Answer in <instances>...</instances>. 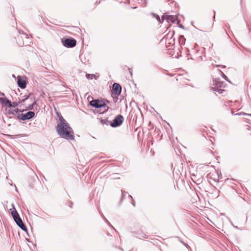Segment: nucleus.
Here are the masks:
<instances>
[{
	"mask_svg": "<svg viewBox=\"0 0 251 251\" xmlns=\"http://www.w3.org/2000/svg\"><path fill=\"white\" fill-rule=\"evenodd\" d=\"M35 115V113L33 111H28L25 114H19L17 115V118L23 121L29 120L33 118Z\"/></svg>",
	"mask_w": 251,
	"mask_h": 251,
	"instance_id": "423d86ee",
	"label": "nucleus"
},
{
	"mask_svg": "<svg viewBox=\"0 0 251 251\" xmlns=\"http://www.w3.org/2000/svg\"><path fill=\"white\" fill-rule=\"evenodd\" d=\"M29 98V96H24V98L22 100V102H24L25 100H26Z\"/></svg>",
	"mask_w": 251,
	"mask_h": 251,
	"instance_id": "f3484780",
	"label": "nucleus"
},
{
	"mask_svg": "<svg viewBox=\"0 0 251 251\" xmlns=\"http://www.w3.org/2000/svg\"><path fill=\"white\" fill-rule=\"evenodd\" d=\"M128 70H129V73H130L131 75H132V72H131V70L130 69H128Z\"/></svg>",
	"mask_w": 251,
	"mask_h": 251,
	"instance_id": "4be33fe9",
	"label": "nucleus"
},
{
	"mask_svg": "<svg viewBox=\"0 0 251 251\" xmlns=\"http://www.w3.org/2000/svg\"><path fill=\"white\" fill-rule=\"evenodd\" d=\"M90 105L95 108H100L102 109V112H106L108 109V107L106 106L104 101L99 100H95L90 101Z\"/></svg>",
	"mask_w": 251,
	"mask_h": 251,
	"instance_id": "7ed1b4c3",
	"label": "nucleus"
},
{
	"mask_svg": "<svg viewBox=\"0 0 251 251\" xmlns=\"http://www.w3.org/2000/svg\"><path fill=\"white\" fill-rule=\"evenodd\" d=\"M6 113L8 115H16L18 112L19 109H14V110L9 109V110H6Z\"/></svg>",
	"mask_w": 251,
	"mask_h": 251,
	"instance_id": "f8f14e48",
	"label": "nucleus"
},
{
	"mask_svg": "<svg viewBox=\"0 0 251 251\" xmlns=\"http://www.w3.org/2000/svg\"><path fill=\"white\" fill-rule=\"evenodd\" d=\"M0 102L2 103V104L4 103V99L1 98H0Z\"/></svg>",
	"mask_w": 251,
	"mask_h": 251,
	"instance_id": "a211bd4d",
	"label": "nucleus"
},
{
	"mask_svg": "<svg viewBox=\"0 0 251 251\" xmlns=\"http://www.w3.org/2000/svg\"><path fill=\"white\" fill-rule=\"evenodd\" d=\"M210 175H211V174L210 173V174L208 175V177H211Z\"/></svg>",
	"mask_w": 251,
	"mask_h": 251,
	"instance_id": "a878e982",
	"label": "nucleus"
},
{
	"mask_svg": "<svg viewBox=\"0 0 251 251\" xmlns=\"http://www.w3.org/2000/svg\"><path fill=\"white\" fill-rule=\"evenodd\" d=\"M61 42L63 45L68 48H73L76 44V40L73 38L62 39Z\"/></svg>",
	"mask_w": 251,
	"mask_h": 251,
	"instance_id": "39448f33",
	"label": "nucleus"
},
{
	"mask_svg": "<svg viewBox=\"0 0 251 251\" xmlns=\"http://www.w3.org/2000/svg\"><path fill=\"white\" fill-rule=\"evenodd\" d=\"M86 76L88 79H93L94 77L96 76V75L94 74H86Z\"/></svg>",
	"mask_w": 251,
	"mask_h": 251,
	"instance_id": "4468645a",
	"label": "nucleus"
},
{
	"mask_svg": "<svg viewBox=\"0 0 251 251\" xmlns=\"http://www.w3.org/2000/svg\"><path fill=\"white\" fill-rule=\"evenodd\" d=\"M218 178H214L213 179L215 180V181H216V179H217Z\"/></svg>",
	"mask_w": 251,
	"mask_h": 251,
	"instance_id": "393cba45",
	"label": "nucleus"
},
{
	"mask_svg": "<svg viewBox=\"0 0 251 251\" xmlns=\"http://www.w3.org/2000/svg\"><path fill=\"white\" fill-rule=\"evenodd\" d=\"M223 76H224V77L226 79H227V77H226V75H225L224 74H223Z\"/></svg>",
	"mask_w": 251,
	"mask_h": 251,
	"instance_id": "5701e85b",
	"label": "nucleus"
},
{
	"mask_svg": "<svg viewBox=\"0 0 251 251\" xmlns=\"http://www.w3.org/2000/svg\"><path fill=\"white\" fill-rule=\"evenodd\" d=\"M58 135L68 140H74V132L67 121L61 116L59 117V123L56 127Z\"/></svg>",
	"mask_w": 251,
	"mask_h": 251,
	"instance_id": "f257e3e1",
	"label": "nucleus"
},
{
	"mask_svg": "<svg viewBox=\"0 0 251 251\" xmlns=\"http://www.w3.org/2000/svg\"><path fill=\"white\" fill-rule=\"evenodd\" d=\"M124 121V117L121 115H119L113 120V122L110 124L112 127H117L122 125Z\"/></svg>",
	"mask_w": 251,
	"mask_h": 251,
	"instance_id": "0eeeda50",
	"label": "nucleus"
},
{
	"mask_svg": "<svg viewBox=\"0 0 251 251\" xmlns=\"http://www.w3.org/2000/svg\"><path fill=\"white\" fill-rule=\"evenodd\" d=\"M22 35L26 38H27V35L26 34V33H24V32H22Z\"/></svg>",
	"mask_w": 251,
	"mask_h": 251,
	"instance_id": "6ab92c4d",
	"label": "nucleus"
},
{
	"mask_svg": "<svg viewBox=\"0 0 251 251\" xmlns=\"http://www.w3.org/2000/svg\"><path fill=\"white\" fill-rule=\"evenodd\" d=\"M161 19L162 21L166 20L168 23L171 22L174 23L176 21V18L172 15L164 14L162 15Z\"/></svg>",
	"mask_w": 251,
	"mask_h": 251,
	"instance_id": "6e6552de",
	"label": "nucleus"
},
{
	"mask_svg": "<svg viewBox=\"0 0 251 251\" xmlns=\"http://www.w3.org/2000/svg\"><path fill=\"white\" fill-rule=\"evenodd\" d=\"M104 219H105V221H106L107 223H108L109 224H110V223L108 222V220H107L105 218H104Z\"/></svg>",
	"mask_w": 251,
	"mask_h": 251,
	"instance_id": "b1692460",
	"label": "nucleus"
},
{
	"mask_svg": "<svg viewBox=\"0 0 251 251\" xmlns=\"http://www.w3.org/2000/svg\"><path fill=\"white\" fill-rule=\"evenodd\" d=\"M186 39L183 35H180L179 37V43L181 46L185 45Z\"/></svg>",
	"mask_w": 251,
	"mask_h": 251,
	"instance_id": "ddd939ff",
	"label": "nucleus"
},
{
	"mask_svg": "<svg viewBox=\"0 0 251 251\" xmlns=\"http://www.w3.org/2000/svg\"><path fill=\"white\" fill-rule=\"evenodd\" d=\"M19 44L20 45V46H22V45H24V43L23 42V43H19Z\"/></svg>",
	"mask_w": 251,
	"mask_h": 251,
	"instance_id": "412c9836",
	"label": "nucleus"
},
{
	"mask_svg": "<svg viewBox=\"0 0 251 251\" xmlns=\"http://www.w3.org/2000/svg\"><path fill=\"white\" fill-rule=\"evenodd\" d=\"M7 105L9 107H15L18 105V103L16 102H11L8 100H4V103Z\"/></svg>",
	"mask_w": 251,
	"mask_h": 251,
	"instance_id": "9b49d317",
	"label": "nucleus"
},
{
	"mask_svg": "<svg viewBox=\"0 0 251 251\" xmlns=\"http://www.w3.org/2000/svg\"><path fill=\"white\" fill-rule=\"evenodd\" d=\"M36 103V101L35 100H34L33 103L31 104V105H29L28 107H27V108L28 109H30V110H32L33 109V106Z\"/></svg>",
	"mask_w": 251,
	"mask_h": 251,
	"instance_id": "2eb2a0df",
	"label": "nucleus"
},
{
	"mask_svg": "<svg viewBox=\"0 0 251 251\" xmlns=\"http://www.w3.org/2000/svg\"><path fill=\"white\" fill-rule=\"evenodd\" d=\"M122 88L120 84L114 83L112 87V91L113 93H115L116 95H120L121 93Z\"/></svg>",
	"mask_w": 251,
	"mask_h": 251,
	"instance_id": "1a4fd4ad",
	"label": "nucleus"
},
{
	"mask_svg": "<svg viewBox=\"0 0 251 251\" xmlns=\"http://www.w3.org/2000/svg\"><path fill=\"white\" fill-rule=\"evenodd\" d=\"M146 236V235L144 233H142V235H140V237H145Z\"/></svg>",
	"mask_w": 251,
	"mask_h": 251,
	"instance_id": "aec40b11",
	"label": "nucleus"
},
{
	"mask_svg": "<svg viewBox=\"0 0 251 251\" xmlns=\"http://www.w3.org/2000/svg\"><path fill=\"white\" fill-rule=\"evenodd\" d=\"M11 215L16 222V224L21 228L23 230L26 231L27 228L25 226L23 223L21 218H20L19 214L15 208L11 211Z\"/></svg>",
	"mask_w": 251,
	"mask_h": 251,
	"instance_id": "f03ea898",
	"label": "nucleus"
},
{
	"mask_svg": "<svg viewBox=\"0 0 251 251\" xmlns=\"http://www.w3.org/2000/svg\"><path fill=\"white\" fill-rule=\"evenodd\" d=\"M17 82H18V86L20 88H21L22 89H24L26 87L25 80L24 79L22 78L20 76H18Z\"/></svg>",
	"mask_w": 251,
	"mask_h": 251,
	"instance_id": "9d476101",
	"label": "nucleus"
},
{
	"mask_svg": "<svg viewBox=\"0 0 251 251\" xmlns=\"http://www.w3.org/2000/svg\"><path fill=\"white\" fill-rule=\"evenodd\" d=\"M213 85L215 86L213 87L212 88L214 91L218 92L220 93H222V91L223 90L221 88L224 87V82L219 81V78L215 79L213 80Z\"/></svg>",
	"mask_w": 251,
	"mask_h": 251,
	"instance_id": "20e7f679",
	"label": "nucleus"
},
{
	"mask_svg": "<svg viewBox=\"0 0 251 251\" xmlns=\"http://www.w3.org/2000/svg\"><path fill=\"white\" fill-rule=\"evenodd\" d=\"M152 14L153 15V16H154V17H155V18L156 19V20H157L158 21H159L160 22H160V17H159V16L158 15H155V14H154V13H152ZM163 21H162L161 22H162Z\"/></svg>",
	"mask_w": 251,
	"mask_h": 251,
	"instance_id": "dca6fc26",
	"label": "nucleus"
}]
</instances>
